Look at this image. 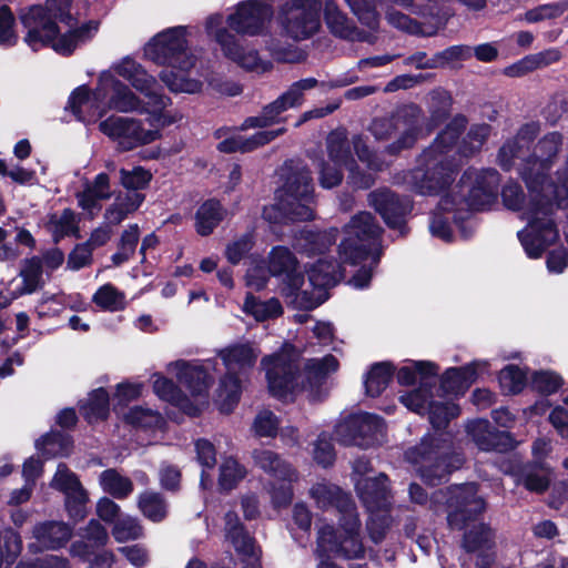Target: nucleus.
Segmentation results:
<instances>
[{"label": "nucleus", "mask_w": 568, "mask_h": 568, "mask_svg": "<svg viewBox=\"0 0 568 568\" xmlns=\"http://www.w3.org/2000/svg\"><path fill=\"white\" fill-rule=\"evenodd\" d=\"M138 507L141 513L154 523L162 521L168 515V504L163 496L156 491H144L138 497Z\"/></svg>", "instance_id": "a18cd8bd"}, {"label": "nucleus", "mask_w": 568, "mask_h": 568, "mask_svg": "<svg viewBox=\"0 0 568 568\" xmlns=\"http://www.w3.org/2000/svg\"><path fill=\"white\" fill-rule=\"evenodd\" d=\"M278 425V419L272 412L262 410L255 416L252 429L257 437H275Z\"/></svg>", "instance_id": "338daca9"}, {"label": "nucleus", "mask_w": 568, "mask_h": 568, "mask_svg": "<svg viewBox=\"0 0 568 568\" xmlns=\"http://www.w3.org/2000/svg\"><path fill=\"white\" fill-rule=\"evenodd\" d=\"M471 57V48L468 45H453L442 52L436 53L426 63L419 64L425 68H439L457 60H467Z\"/></svg>", "instance_id": "4d7b16f0"}, {"label": "nucleus", "mask_w": 568, "mask_h": 568, "mask_svg": "<svg viewBox=\"0 0 568 568\" xmlns=\"http://www.w3.org/2000/svg\"><path fill=\"white\" fill-rule=\"evenodd\" d=\"M310 496L314 499L317 507L322 509L335 507L342 516L356 509L355 504L347 494L336 485L325 480L313 485L310 489Z\"/></svg>", "instance_id": "2f4dec72"}, {"label": "nucleus", "mask_w": 568, "mask_h": 568, "mask_svg": "<svg viewBox=\"0 0 568 568\" xmlns=\"http://www.w3.org/2000/svg\"><path fill=\"white\" fill-rule=\"evenodd\" d=\"M27 30L24 42L33 50L50 45L55 52L67 55L90 40L99 29L97 21L71 29L73 18L68 0H48L44 6H34L20 14Z\"/></svg>", "instance_id": "f03ea898"}, {"label": "nucleus", "mask_w": 568, "mask_h": 568, "mask_svg": "<svg viewBox=\"0 0 568 568\" xmlns=\"http://www.w3.org/2000/svg\"><path fill=\"white\" fill-rule=\"evenodd\" d=\"M68 108L71 109L78 120L83 122H91L106 112L105 101L95 99V91L91 94L84 87L73 91Z\"/></svg>", "instance_id": "72a5a7b5"}, {"label": "nucleus", "mask_w": 568, "mask_h": 568, "mask_svg": "<svg viewBox=\"0 0 568 568\" xmlns=\"http://www.w3.org/2000/svg\"><path fill=\"white\" fill-rule=\"evenodd\" d=\"M145 55L156 64L171 68L160 73V79L171 91L196 93L201 90L202 83L186 75L195 64V57L189 49L185 27L169 28L158 33L146 44Z\"/></svg>", "instance_id": "39448f33"}, {"label": "nucleus", "mask_w": 568, "mask_h": 568, "mask_svg": "<svg viewBox=\"0 0 568 568\" xmlns=\"http://www.w3.org/2000/svg\"><path fill=\"white\" fill-rule=\"evenodd\" d=\"M313 184L306 168L297 169L287 176L283 189L277 195V203L267 206L263 216L271 223L290 221H308L313 219Z\"/></svg>", "instance_id": "6e6552de"}, {"label": "nucleus", "mask_w": 568, "mask_h": 568, "mask_svg": "<svg viewBox=\"0 0 568 568\" xmlns=\"http://www.w3.org/2000/svg\"><path fill=\"white\" fill-rule=\"evenodd\" d=\"M95 99L105 101L106 111L128 113L148 110L142 100L110 71L101 73L95 89Z\"/></svg>", "instance_id": "a211bd4d"}, {"label": "nucleus", "mask_w": 568, "mask_h": 568, "mask_svg": "<svg viewBox=\"0 0 568 568\" xmlns=\"http://www.w3.org/2000/svg\"><path fill=\"white\" fill-rule=\"evenodd\" d=\"M452 438L447 433H435L423 438L420 444L406 452V459L415 465L423 480L429 485L439 484L453 466L447 463Z\"/></svg>", "instance_id": "9b49d317"}, {"label": "nucleus", "mask_w": 568, "mask_h": 568, "mask_svg": "<svg viewBox=\"0 0 568 568\" xmlns=\"http://www.w3.org/2000/svg\"><path fill=\"white\" fill-rule=\"evenodd\" d=\"M320 8L321 0H286L280 9V23L292 39H307L320 28Z\"/></svg>", "instance_id": "4468645a"}, {"label": "nucleus", "mask_w": 568, "mask_h": 568, "mask_svg": "<svg viewBox=\"0 0 568 568\" xmlns=\"http://www.w3.org/2000/svg\"><path fill=\"white\" fill-rule=\"evenodd\" d=\"M335 435L344 445L368 447L382 442L384 437L383 420L372 414H356L337 424Z\"/></svg>", "instance_id": "f3484780"}, {"label": "nucleus", "mask_w": 568, "mask_h": 568, "mask_svg": "<svg viewBox=\"0 0 568 568\" xmlns=\"http://www.w3.org/2000/svg\"><path fill=\"white\" fill-rule=\"evenodd\" d=\"M561 53L558 49L551 48L536 54H530L519 62L508 67L506 74L510 77H519L538 68L547 67L559 61Z\"/></svg>", "instance_id": "58836bf2"}, {"label": "nucleus", "mask_w": 568, "mask_h": 568, "mask_svg": "<svg viewBox=\"0 0 568 568\" xmlns=\"http://www.w3.org/2000/svg\"><path fill=\"white\" fill-rule=\"evenodd\" d=\"M519 481L530 491L542 493L549 486L550 470L542 464L526 466Z\"/></svg>", "instance_id": "8fccbe9b"}, {"label": "nucleus", "mask_w": 568, "mask_h": 568, "mask_svg": "<svg viewBox=\"0 0 568 568\" xmlns=\"http://www.w3.org/2000/svg\"><path fill=\"white\" fill-rule=\"evenodd\" d=\"M387 480L384 474L373 478L355 479V488L369 513L389 507L390 494Z\"/></svg>", "instance_id": "c85d7f7f"}, {"label": "nucleus", "mask_w": 568, "mask_h": 568, "mask_svg": "<svg viewBox=\"0 0 568 568\" xmlns=\"http://www.w3.org/2000/svg\"><path fill=\"white\" fill-rule=\"evenodd\" d=\"M119 174L121 185L130 191L143 190L152 180V174L142 166H135L132 170L121 169Z\"/></svg>", "instance_id": "bf43d9fd"}, {"label": "nucleus", "mask_w": 568, "mask_h": 568, "mask_svg": "<svg viewBox=\"0 0 568 568\" xmlns=\"http://www.w3.org/2000/svg\"><path fill=\"white\" fill-rule=\"evenodd\" d=\"M324 18L329 30L344 39L362 40V33L358 32L347 17L339 10L338 6L327 0L324 6Z\"/></svg>", "instance_id": "4c0bfd02"}, {"label": "nucleus", "mask_w": 568, "mask_h": 568, "mask_svg": "<svg viewBox=\"0 0 568 568\" xmlns=\"http://www.w3.org/2000/svg\"><path fill=\"white\" fill-rule=\"evenodd\" d=\"M124 418L129 424L142 428L160 427L163 423L158 412L143 407L131 408Z\"/></svg>", "instance_id": "e2e57ef3"}, {"label": "nucleus", "mask_w": 568, "mask_h": 568, "mask_svg": "<svg viewBox=\"0 0 568 568\" xmlns=\"http://www.w3.org/2000/svg\"><path fill=\"white\" fill-rule=\"evenodd\" d=\"M285 111L286 109L284 108L281 100L277 98L275 101L265 105L258 115L245 119V121L242 123L241 129H262L271 126L275 123H280L282 121L281 114Z\"/></svg>", "instance_id": "09e8293b"}, {"label": "nucleus", "mask_w": 568, "mask_h": 568, "mask_svg": "<svg viewBox=\"0 0 568 568\" xmlns=\"http://www.w3.org/2000/svg\"><path fill=\"white\" fill-rule=\"evenodd\" d=\"M78 223L77 214L70 209H64L61 213H54L49 217L48 230L53 240L59 242L64 236H79Z\"/></svg>", "instance_id": "c03bdc74"}, {"label": "nucleus", "mask_w": 568, "mask_h": 568, "mask_svg": "<svg viewBox=\"0 0 568 568\" xmlns=\"http://www.w3.org/2000/svg\"><path fill=\"white\" fill-rule=\"evenodd\" d=\"M469 432L481 450L504 452L511 447V438L506 432L493 429L487 420H476L469 425Z\"/></svg>", "instance_id": "c9c22d12"}, {"label": "nucleus", "mask_w": 568, "mask_h": 568, "mask_svg": "<svg viewBox=\"0 0 568 568\" xmlns=\"http://www.w3.org/2000/svg\"><path fill=\"white\" fill-rule=\"evenodd\" d=\"M345 237L339 245V257L344 263L355 265L364 260L376 264L381 255L382 229L368 212L354 215L344 227Z\"/></svg>", "instance_id": "9d476101"}, {"label": "nucleus", "mask_w": 568, "mask_h": 568, "mask_svg": "<svg viewBox=\"0 0 568 568\" xmlns=\"http://www.w3.org/2000/svg\"><path fill=\"white\" fill-rule=\"evenodd\" d=\"M72 535V528L64 523L48 521L33 528V537L38 542L49 549H57L65 545Z\"/></svg>", "instance_id": "e433bc0d"}, {"label": "nucleus", "mask_w": 568, "mask_h": 568, "mask_svg": "<svg viewBox=\"0 0 568 568\" xmlns=\"http://www.w3.org/2000/svg\"><path fill=\"white\" fill-rule=\"evenodd\" d=\"M82 409L85 418L89 422L104 419L109 413L108 393L103 388L93 390Z\"/></svg>", "instance_id": "6e6d98bb"}, {"label": "nucleus", "mask_w": 568, "mask_h": 568, "mask_svg": "<svg viewBox=\"0 0 568 568\" xmlns=\"http://www.w3.org/2000/svg\"><path fill=\"white\" fill-rule=\"evenodd\" d=\"M501 388L508 394L519 393L526 384V374L518 367L509 365L499 374Z\"/></svg>", "instance_id": "69168bd1"}, {"label": "nucleus", "mask_w": 568, "mask_h": 568, "mask_svg": "<svg viewBox=\"0 0 568 568\" xmlns=\"http://www.w3.org/2000/svg\"><path fill=\"white\" fill-rule=\"evenodd\" d=\"M448 525L453 529L465 530L463 548L466 558L463 560L465 568H475L490 565L494 561L491 549L495 544L494 531L484 523L478 521V516L485 510V501L477 495L475 484H466L455 487L448 501Z\"/></svg>", "instance_id": "7ed1b4c3"}, {"label": "nucleus", "mask_w": 568, "mask_h": 568, "mask_svg": "<svg viewBox=\"0 0 568 568\" xmlns=\"http://www.w3.org/2000/svg\"><path fill=\"white\" fill-rule=\"evenodd\" d=\"M300 352L285 344L278 353L265 356L261 365L266 372L268 389L280 399H292L306 393L311 400H320L327 394L326 381L337 372L339 363L333 355L307 359L303 372L298 371Z\"/></svg>", "instance_id": "f257e3e1"}, {"label": "nucleus", "mask_w": 568, "mask_h": 568, "mask_svg": "<svg viewBox=\"0 0 568 568\" xmlns=\"http://www.w3.org/2000/svg\"><path fill=\"white\" fill-rule=\"evenodd\" d=\"M99 483L104 493L118 499H124L133 491L132 480L113 468L103 470Z\"/></svg>", "instance_id": "79ce46f5"}, {"label": "nucleus", "mask_w": 568, "mask_h": 568, "mask_svg": "<svg viewBox=\"0 0 568 568\" xmlns=\"http://www.w3.org/2000/svg\"><path fill=\"white\" fill-rule=\"evenodd\" d=\"M368 201L388 227L398 229L404 234V219L412 210V202L407 197L400 199L389 190H378L369 193Z\"/></svg>", "instance_id": "b1692460"}, {"label": "nucleus", "mask_w": 568, "mask_h": 568, "mask_svg": "<svg viewBox=\"0 0 568 568\" xmlns=\"http://www.w3.org/2000/svg\"><path fill=\"white\" fill-rule=\"evenodd\" d=\"M498 183L499 175L494 169L467 170L455 186L453 195L447 194L442 197L437 211L433 213L429 223L432 235L450 242L453 240L450 217L443 216L442 211L450 213L452 210L458 212L485 210L496 201Z\"/></svg>", "instance_id": "20e7f679"}, {"label": "nucleus", "mask_w": 568, "mask_h": 568, "mask_svg": "<svg viewBox=\"0 0 568 568\" xmlns=\"http://www.w3.org/2000/svg\"><path fill=\"white\" fill-rule=\"evenodd\" d=\"M318 546L324 551L336 552L347 559L363 558L365 547L361 538V521L356 509L341 516L338 534L332 526L321 527Z\"/></svg>", "instance_id": "ddd939ff"}, {"label": "nucleus", "mask_w": 568, "mask_h": 568, "mask_svg": "<svg viewBox=\"0 0 568 568\" xmlns=\"http://www.w3.org/2000/svg\"><path fill=\"white\" fill-rule=\"evenodd\" d=\"M43 268L41 258L33 256L26 258L20 268V277L22 278V294H31L40 288L43 284Z\"/></svg>", "instance_id": "49530a36"}, {"label": "nucleus", "mask_w": 568, "mask_h": 568, "mask_svg": "<svg viewBox=\"0 0 568 568\" xmlns=\"http://www.w3.org/2000/svg\"><path fill=\"white\" fill-rule=\"evenodd\" d=\"M36 446L47 458L67 456L71 449V439L63 433H51L39 439Z\"/></svg>", "instance_id": "864d4df0"}, {"label": "nucleus", "mask_w": 568, "mask_h": 568, "mask_svg": "<svg viewBox=\"0 0 568 568\" xmlns=\"http://www.w3.org/2000/svg\"><path fill=\"white\" fill-rule=\"evenodd\" d=\"M286 132L285 128H278L276 130H265L254 133L251 136H244L241 134H234L223 141H221L217 145V149L221 152L232 153V152H251L260 146H263L277 136L284 134Z\"/></svg>", "instance_id": "f704fd0d"}, {"label": "nucleus", "mask_w": 568, "mask_h": 568, "mask_svg": "<svg viewBox=\"0 0 568 568\" xmlns=\"http://www.w3.org/2000/svg\"><path fill=\"white\" fill-rule=\"evenodd\" d=\"M315 78H306L294 82L282 93L278 99L286 110L302 105L305 91L312 90L317 85Z\"/></svg>", "instance_id": "5fc2aeb1"}, {"label": "nucleus", "mask_w": 568, "mask_h": 568, "mask_svg": "<svg viewBox=\"0 0 568 568\" xmlns=\"http://www.w3.org/2000/svg\"><path fill=\"white\" fill-rule=\"evenodd\" d=\"M113 71L159 108L170 102V98L159 92L156 79L130 57H125L112 65Z\"/></svg>", "instance_id": "4be33fe9"}, {"label": "nucleus", "mask_w": 568, "mask_h": 568, "mask_svg": "<svg viewBox=\"0 0 568 568\" xmlns=\"http://www.w3.org/2000/svg\"><path fill=\"white\" fill-rule=\"evenodd\" d=\"M112 195L110 178L106 173L98 174L92 182H87L82 192L77 193L78 205L91 217L101 210L100 201Z\"/></svg>", "instance_id": "473e14b6"}, {"label": "nucleus", "mask_w": 568, "mask_h": 568, "mask_svg": "<svg viewBox=\"0 0 568 568\" xmlns=\"http://www.w3.org/2000/svg\"><path fill=\"white\" fill-rule=\"evenodd\" d=\"M99 130L122 152L150 144L160 136V131L152 121L115 114L100 121Z\"/></svg>", "instance_id": "f8f14e48"}, {"label": "nucleus", "mask_w": 568, "mask_h": 568, "mask_svg": "<svg viewBox=\"0 0 568 568\" xmlns=\"http://www.w3.org/2000/svg\"><path fill=\"white\" fill-rule=\"evenodd\" d=\"M243 311L252 315L256 321H266L282 314V306L276 298L260 301L248 294L245 298Z\"/></svg>", "instance_id": "de8ad7c7"}, {"label": "nucleus", "mask_w": 568, "mask_h": 568, "mask_svg": "<svg viewBox=\"0 0 568 568\" xmlns=\"http://www.w3.org/2000/svg\"><path fill=\"white\" fill-rule=\"evenodd\" d=\"M258 355L260 351L250 343L234 344L219 352L226 368L215 399L222 413L229 414L237 405L242 393V376L255 365Z\"/></svg>", "instance_id": "1a4fd4ad"}, {"label": "nucleus", "mask_w": 568, "mask_h": 568, "mask_svg": "<svg viewBox=\"0 0 568 568\" xmlns=\"http://www.w3.org/2000/svg\"><path fill=\"white\" fill-rule=\"evenodd\" d=\"M51 487L64 494L65 508L71 518L81 520L85 517L89 501L88 493L78 476L64 464H59L51 480Z\"/></svg>", "instance_id": "412c9836"}, {"label": "nucleus", "mask_w": 568, "mask_h": 568, "mask_svg": "<svg viewBox=\"0 0 568 568\" xmlns=\"http://www.w3.org/2000/svg\"><path fill=\"white\" fill-rule=\"evenodd\" d=\"M92 303L102 311L119 312L126 307V296L113 284L105 283L95 291Z\"/></svg>", "instance_id": "37998d69"}, {"label": "nucleus", "mask_w": 568, "mask_h": 568, "mask_svg": "<svg viewBox=\"0 0 568 568\" xmlns=\"http://www.w3.org/2000/svg\"><path fill=\"white\" fill-rule=\"evenodd\" d=\"M328 162L348 169L349 180L353 185L359 189L369 187L374 180L371 174H359L355 171L352 158L351 143L343 132H333L327 138Z\"/></svg>", "instance_id": "a878e982"}, {"label": "nucleus", "mask_w": 568, "mask_h": 568, "mask_svg": "<svg viewBox=\"0 0 568 568\" xmlns=\"http://www.w3.org/2000/svg\"><path fill=\"white\" fill-rule=\"evenodd\" d=\"M487 369L486 361H475L465 367L449 368L442 378V389L446 394H463Z\"/></svg>", "instance_id": "c756f323"}, {"label": "nucleus", "mask_w": 568, "mask_h": 568, "mask_svg": "<svg viewBox=\"0 0 568 568\" xmlns=\"http://www.w3.org/2000/svg\"><path fill=\"white\" fill-rule=\"evenodd\" d=\"M223 17L212 14L206 19L205 29L210 36L221 45L224 54L236 62L240 67L255 72L268 71L272 67L270 62L263 61L255 50L245 51L235 37L226 29L222 28Z\"/></svg>", "instance_id": "dca6fc26"}, {"label": "nucleus", "mask_w": 568, "mask_h": 568, "mask_svg": "<svg viewBox=\"0 0 568 568\" xmlns=\"http://www.w3.org/2000/svg\"><path fill=\"white\" fill-rule=\"evenodd\" d=\"M567 0L540 4L530 10H527L519 18V20L526 21L527 23H537L541 21L552 20L562 16L567 11Z\"/></svg>", "instance_id": "3c124183"}, {"label": "nucleus", "mask_w": 568, "mask_h": 568, "mask_svg": "<svg viewBox=\"0 0 568 568\" xmlns=\"http://www.w3.org/2000/svg\"><path fill=\"white\" fill-rule=\"evenodd\" d=\"M539 126L536 123H528L520 128L516 138L506 142L499 150L498 161L503 169L509 170L516 165V161L524 160L529 143L538 134Z\"/></svg>", "instance_id": "7c9ffc66"}, {"label": "nucleus", "mask_w": 568, "mask_h": 568, "mask_svg": "<svg viewBox=\"0 0 568 568\" xmlns=\"http://www.w3.org/2000/svg\"><path fill=\"white\" fill-rule=\"evenodd\" d=\"M343 277L341 264L321 258L308 270V284L304 286L308 293L305 295L300 291L298 297L306 307H316L326 300L325 290L337 284Z\"/></svg>", "instance_id": "6ab92c4d"}, {"label": "nucleus", "mask_w": 568, "mask_h": 568, "mask_svg": "<svg viewBox=\"0 0 568 568\" xmlns=\"http://www.w3.org/2000/svg\"><path fill=\"white\" fill-rule=\"evenodd\" d=\"M112 535L116 541L125 542L140 538L142 536V527L135 518L125 516L115 521Z\"/></svg>", "instance_id": "0e129e2a"}, {"label": "nucleus", "mask_w": 568, "mask_h": 568, "mask_svg": "<svg viewBox=\"0 0 568 568\" xmlns=\"http://www.w3.org/2000/svg\"><path fill=\"white\" fill-rule=\"evenodd\" d=\"M273 11L266 0H248L241 2L236 11L230 14L227 23L241 34H260L271 21Z\"/></svg>", "instance_id": "aec40b11"}, {"label": "nucleus", "mask_w": 568, "mask_h": 568, "mask_svg": "<svg viewBox=\"0 0 568 568\" xmlns=\"http://www.w3.org/2000/svg\"><path fill=\"white\" fill-rule=\"evenodd\" d=\"M465 126V119H455L442 132L433 145L425 150L419 166L409 172L408 182L423 195H437L444 192L454 181L456 165L449 152Z\"/></svg>", "instance_id": "423d86ee"}, {"label": "nucleus", "mask_w": 568, "mask_h": 568, "mask_svg": "<svg viewBox=\"0 0 568 568\" xmlns=\"http://www.w3.org/2000/svg\"><path fill=\"white\" fill-rule=\"evenodd\" d=\"M168 371L176 377L181 385L186 387L199 404L207 403V392L212 379L202 366L176 361L168 365Z\"/></svg>", "instance_id": "393cba45"}, {"label": "nucleus", "mask_w": 568, "mask_h": 568, "mask_svg": "<svg viewBox=\"0 0 568 568\" xmlns=\"http://www.w3.org/2000/svg\"><path fill=\"white\" fill-rule=\"evenodd\" d=\"M437 369L430 362H414L404 366L397 374L399 384L419 383V388L400 395L402 404L409 410L423 415L428 412L429 422L434 428L445 427L452 418L459 415L457 405L450 402L429 400L430 388L435 385Z\"/></svg>", "instance_id": "0eeeda50"}, {"label": "nucleus", "mask_w": 568, "mask_h": 568, "mask_svg": "<svg viewBox=\"0 0 568 568\" xmlns=\"http://www.w3.org/2000/svg\"><path fill=\"white\" fill-rule=\"evenodd\" d=\"M336 229L318 233L302 231L300 236L296 239L295 247L296 250L307 254L320 253L329 247L336 241Z\"/></svg>", "instance_id": "a19ab883"}, {"label": "nucleus", "mask_w": 568, "mask_h": 568, "mask_svg": "<svg viewBox=\"0 0 568 568\" xmlns=\"http://www.w3.org/2000/svg\"><path fill=\"white\" fill-rule=\"evenodd\" d=\"M268 271L272 275L283 278L287 286V295L298 297L300 291L305 295L308 293V290L304 288V276L297 272V260L287 247L276 246L270 252Z\"/></svg>", "instance_id": "5701e85b"}, {"label": "nucleus", "mask_w": 568, "mask_h": 568, "mask_svg": "<svg viewBox=\"0 0 568 568\" xmlns=\"http://www.w3.org/2000/svg\"><path fill=\"white\" fill-rule=\"evenodd\" d=\"M393 377V369L387 363L374 365L365 379L366 393L372 396H378L389 384Z\"/></svg>", "instance_id": "603ef678"}, {"label": "nucleus", "mask_w": 568, "mask_h": 568, "mask_svg": "<svg viewBox=\"0 0 568 568\" xmlns=\"http://www.w3.org/2000/svg\"><path fill=\"white\" fill-rule=\"evenodd\" d=\"M561 143V135L557 132L545 135L535 146L532 156L527 160L524 159L519 165L528 166L540 181L549 183L546 173L550 169L552 160L557 156Z\"/></svg>", "instance_id": "bb28decb"}, {"label": "nucleus", "mask_w": 568, "mask_h": 568, "mask_svg": "<svg viewBox=\"0 0 568 568\" xmlns=\"http://www.w3.org/2000/svg\"><path fill=\"white\" fill-rule=\"evenodd\" d=\"M429 105L432 110V119L436 123L443 121L449 111L450 97L447 91L443 89H436L429 94Z\"/></svg>", "instance_id": "774afa93"}, {"label": "nucleus", "mask_w": 568, "mask_h": 568, "mask_svg": "<svg viewBox=\"0 0 568 568\" xmlns=\"http://www.w3.org/2000/svg\"><path fill=\"white\" fill-rule=\"evenodd\" d=\"M252 459L254 466H256L257 468H260L274 479L282 481V484L278 487L272 485L270 489L273 504L276 507L288 505L293 497L291 484L297 480L296 470L277 453L271 449H254L252 452Z\"/></svg>", "instance_id": "2eb2a0df"}, {"label": "nucleus", "mask_w": 568, "mask_h": 568, "mask_svg": "<svg viewBox=\"0 0 568 568\" xmlns=\"http://www.w3.org/2000/svg\"><path fill=\"white\" fill-rule=\"evenodd\" d=\"M392 523L393 520L388 514V508L371 513L369 519L366 524V529L371 540L375 544L383 541L387 530L392 526Z\"/></svg>", "instance_id": "13d9d810"}, {"label": "nucleus", "mask_w": 568, "mask_h": 568, "mask_svg": "<svg viewBox=\"0 0 568 568\" xmlns=\"http://www.w3.org/2000/svg\"><path fill=\"white\" fill-rule=\"evenodd\" d=\"M225 535L235 551L243 557V568H258V554L253 538L244 530L235 513L225 515Z\"/></svg>", "instance_id": "cd10ccee"}, {"label": "nucleus", "mask_w": 568, "mask_h": 568, "mask_svg": "<svg viewBox=\"0 0 568 568\" xmlns=\"http://www.w3.org/2000/svg\"><path fill=\"white\" fill-rule=\"evenodd\" d=\"M224 214L225 212L220 202L213 200L204 202L195 214L196 232L202 236L211 234L222 222Z\"/></svg>", "instance_id": "ea45409f"}, {"label": "nucleus", "mask_w": 568, "mask_h": 568, "mask_svg": "<svg viewBox=\"0 0 568 568\" xmlns=\"http://www.w3.org/2000/svg\"><path fill=\"white\" fill-rule=\"evenodd\" d=\"M246 475V470L234 458H226L220 467V486L223 489L234 488Z\"/></svg>", "instance_id": "680f3d73"}, {"label": "nucleus", "mask_w": 568, "mask_h": 568, "mask_svg": "<svg viewBox=\"0 0 568 568\" xmlns=\"http://www.w3.org/2000/svg\"><path fill=\"white\" fill-rule=\"evenodd\" d=\"M21 551L20 537L12 530L0 532V568L11 565Z\"/></svg>", "instance_id": "052dcab7"}]
</instances>
